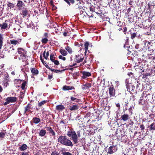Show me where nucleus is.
Segmentation results:
<instances>
[{"label": "nucleus", "mask_w": 155, "mask_h": 155, "mask_svg": "<svg viewBox=\"0 0 155 155\" xmlns=\"http://www.w3.org/2000/svg\"><path fill=\"white\" fill-rule=\"evenodd\" d=\"M59 153H58L57 151L55 150L51 152V155H59Z\"/></svg>", "instance_id": "obj_46"}, {"label": "nucleus", "mask_w": 155, "mask_h": 155, "mask_svg": "<svg viewBox=\"0 0 155 155\" xmlns=\"http://www.w3.org/2000/svg\"><path fill=\"white\" fill-rule=\"evenodd\" d=\"M78 106L77 105H70L69 109L71 111L74 110L78 109Z\"/></svg>", "instance_id": "obj_20"}, {"label": "nucleus", "mask_w": 155, "mask_h": 155, "mask_svg": "<svg viewBox=\"0 0 155 155\" xmlns=\"http://www.w3.org/2000/svg\"><path fill=\"white\" fill-rule=\"evenodd\" d=\"M127 28L126 27H124L123 29V31L124 32V34L126 35L127 33Z\"/></svg>", "instance_id": "obj_51"}, {"label": "nucleus", "mask_w": 155, "mask_h": 155, "mask_svg": "<svg viewBox=\"0 0 155 155\" xmlns=\"http://www.w3.org/2000/svg\"><path fill=\"white\" fill-rule=\"evenodd\" d=\"M128 38H127V39L126 40V42L125 44L124 45V47L125 48L127 45L128 44Z\"/></svg>", "instance_id": "obj_58"}, {"label": "nucleus", "mask_w": 155, "mask_h": 155, "mask_svg": "<svg viewBox=\"0 0 155 155\" xmlns=\"http://www.w3.org/2000/svg\"><path fill=\"white\" fill-rule=\"evenodd\" d=\"M91 86V84L90 83H86L85 84L82 85V88L83 90L88 89Z\"/></svg>", "instance_id": "obj_17"}, {"label": "nucleus", "mask_w": 155, "mask_h": 155, "mask_svg": "<svg viewBox=\"0 0 155 155\" xmlns=\"http://www.w3.org/2000/svg\"><path fill=\"white\" fill-rule=\"evenodd\" d=\"M122 24L120 21H118L117 22V24L116 25L114 26V28L115 29H117L118 27H119V26H122Z\"/></svg>", "instance_id": "obj_36"}, {"label": "nucleus", "mask_w": 155, "mask_h": 155, "mask_svg": "<svg viewBox=\"0 0 155 155\" xmlns=\"http://www.w3.org/2000/svg\"><path fill=\"white\" fill-rule=\"evenodd\" d=\"M27 84V82L26 81H23V83L22 84L21 86V89L22 90H24L25 89V86L26 84Z\"/></svg>", "instance_id": "obj_42"}, {"label": "nucleus", "mask_w": 155, "mask_h": 155, "mask_svg": "<svg viewBox=\"0 0 155 155\" xmlns=\"http://www.w3.org/2000/svg\"><path fill=\"white\" fill-rule=\"evenodd\" d=\"M62 154L63 155H73L71 153L68 152H62Z\"/></svg>", "instance_id": "obj_48"}, {"label": "nucleus", "mask_w": 155, "mask_h": 155, "mask_svg": "<svg viewBox=\"0 0 155 155\" xmlns=\"http://www.w3.org/2000/svg\"><path fill=\"white\" fill-rule=\"evenodd\" d=\"M84 58V56L82 54L76 55L74 61L75 62L79 63L83 61Z\"/></svg>", "instance_id": "obj_8"}, {"label": "nucleus", "mask_w": 155, "mask_h": 155, "mask_svg": "<svg viewBox=\"0 0 155 155\" xmlns=\"http://www.w3.org/2000/svg\"><path fill=\"white\" fill-rule=\"evenodd\" d=\"M134 124V122L132 120H130V122L127 125V127H128L130 126V127H132Z\"/></svg>", "instance_id": "obj_47"}, {"label": "nucleus", "mask_w": 155, "mask_h": 155, "mask_svg": "<svg viewBox=\"0 0 155 155\" xmlns=\"http://www.w3.org/2000/svg\"><path fill=\"white\" fill-rule=\"evenodd\" d=\"M152 41H147L146 40H145L143 41V43L144 44V46L143 48H142V50H143V49H147L148 48V47L150 46V43H152Z\"/></svg>", "instance_id": "obj_15"}, {"label": "nucleus", "mask_w": 155, "mask_h": 155, "mask_svg": "<svg viewBox=\"0 0 155 155\" xmlns=\"http://www.w3.org/2000/svg\"><path fill=\"white\" fill-rule=\"evenodd\" d=\"M21 39H17V40H11L10 41V43L14 45H18L20 44L21 42Z\"/></svg>", "instance_id": "obj_14"}, {"label": "nucleus", "mask_w": 155, "mask_h": 155, "mask_svg": "<svg viewBox=\"0 0 155 155\" xmlns=\"http://www.w3.org/2000/svg\"><path fill=\"white\" fill-rule=\"evenodd\" d=\"M24 97V95L23 94V92H21L20 95L19 96L20 98H23Z\"/></svg>", "instance_id": "obj_63"}, {"label": "nucleus", "mask_w": 155, "mask_h": 155, "mask_svg": "<svg viewBox=\"0 0 155 155\" xmlns=\"http://www.w3.org/2000/svg\"><path fill=\"white\" fill-rule=\"evenodd\" d=\"M68 123V121H66V120H61L59 122V124H64L65 125L67 123Z\"/></svg>", "instance_id": "obj_45"}, {"label": "nucleus", "mask_w": 155, "mask_h": 155, "mask_svg": "<svg viewBox=\"0 0 155 155\" xmlns=\"http://www.w3.org/2000/svg\"><path fill=\"white\" fill-rule=\"evenodd\" d=\"M149 45L150 46L148 47L147 49L149 51H150L151 52H152L155 49V48L153 45V44L152 42L150 43Z\"/></svg>", "instance_id": "obj_23"}, {"label": "nucleus", "mask_w": 155, "mask_h": 155, "mask_svg": "<svg viewBox=\"0 0 155 155\" xmlns=\"http://www.w3.org/2000/svg\"><path fill=\"white\" fill-rule=\"evenodd\" d=\"M80 132H81V131L80 130H79V131H77V136H77V140H78V138L81 137Z\"/></svg>", "instance_id": "obj_56"}, {"label": "nucleus", "mask_w": 155, "mask_h": 155, "mask_svg": "<svg viewBox=\"0 0 155 155\" xmlns=\"http://www.w3.org/2000/svg\"><path fill=\"white\" fill-rule=\"evenodd\" d=\"M17 98L15 97H7L5 100L6 101L3 104L4 105H7L10 103H14L16 101Z\"/></svg>", "instance_id": "obj_4"}, {"label": "nucleus", "mask_w": 155, "mask_h": 155, "mask_svg": "<svg viewBox=\"0 0 155 155\" xmlns=\"http://www.w3.org/2000/svg\"><path fill=\"white\" fill-rule=\"evenodd\" d=\"M55 58L54 57V54L53 53H51L50 56V60L53 62L55 60Z\"/></svg>", "instance_id": "obj_40"}, {"label": "nucleus", "mask_w": 155, "mask_h": 155, "mask_svg": "<svg viewBox=\"0 0 155 155\" xmlns=\"http://www.w3.org/2000/svg\"><path fill=\"white\" fill-rule=\"evenodd\" d=\"M46 134V131L45 130L41 129L39 132L38 134L39 136L41 137H43L45 136Z\"/></svg>", "instance_id": "obj_27"}, {"label": "nucleus", "mask_w": 155, "mask_h": 155, "mask_svg": "<svg viewBox=\"0 0 155 155\" xmlns=\"http://www.w3.org/2000/svg\"><path fill=\"white\" fill-rule=\"evenodd\" d=\"M49 132L52 135L54 136H55V133L54 130L52 129V130Z\"/></svg>", "instance_id": "obj_52"}, {"label": "nucleus", "mask_w": 155, "mask_h": 155, "mask_svg": "<svg viewBox=\"0 0 155 155\" xmlns=\"http://www.w3.org/2000/svg\"><path fill=\"white\" fill-rule=\"evenodd\" d=\"M126 87L127 91L130 92H134L135 87L133 85L130 84H126Z\"/></svg>", "instance_id": "obj_11"}, {"label": "nucleus", "mask_w": 155, "mask_h": 155, "mask_svg": "<svg viewBox=\"0 0 155 155\" xmlns=\"http://www.w3.org/2000/svg\"><path fill=\"white\" fill-rule=\"evenodd\" d=\"M21 155H29L28 152H22Z\"/></svg>", "instance_id": "obj_64"}, {"label": "nucleus", "mask_w": 155, "mask_h": 155, "mask_svg": "<svg viewBox=\"0 0 155 155\" xmlns=\"http://www.w3.org/2000/svg\"><path fill=\"white\" fill-rule=\"evenodd\" d=\"M3 40L4 38L2 34L0 33V50L2 46Z\"/></svg>", "instance_id": "obj_28"}, {"label": "nucleus", "mask_w": 155, "mask_h": 155, "mask_svg": "<svg viewBox=\"0 0 155 155\" xmlns=\"http://www.w3.org/2000/svg\"><path fill=\"white\" fill-rule=\"evenodd\" d=\"M17 8L18 10H21L23 9L25 6L24 3L21 0H18L16 5Z\"/></svg>", "instance_id": "obj_5"}, {"label": "nucleus", "mask_w": 155, "mask_h": 155, "mask_svg": "<svg viewBox=\"0 0 155 155\" xmlns=\"http://www.w3.org/2000/svg\"><path fill=\"white\" fill-rule=\"evenodd\" d=\"M67 135L68 137H71V139L72 140L74 144H76L78 143V136L75 131L70 130L67 132Z\"/></svg>", "instance_id": "obj_3"}, {"label": "nucleus", "mask_w": 155, "mask_h": 155, "mask_svg": "<svg viewBox=\"0 0 155 155\" xmlns=\"http://www.w3.org/2000/svg\"><path fill=\"white\" fill-rule=\"evenodd\" d=\"M45 128L47 130V131H49V132L52 130V128L51 127H46Z\"/></svg>", "instance_id": "obj_60"}, {"label": "nucleus", "mask_w": 155, "mask_h": 155, "mask_svg": "<svg viewBox=\"0 0 155 155\" xmlns=\"http://www.w3.org/2000/svg\"><path fill=\"white\" fill-rule=\"evenodd\" d=\"M9 81V75L7 74H5L4 78V81L3 82H8Z\"/></svg>", "instance_id": "obj_35"}, {"label": "nucleus", "mask_w": 155, "mask_h": 155, "mask_svg": "<svg viewBox=\"0 0 155 155\" xmlns=\"http://www.w3.org/2000/svg\"><path fill=\"white\" fill-rule=\"evenodd\" d=\"M97 9L98 10V11L97 12H96V11H95V13L98 15L100 16V17H102V15L101 14H102V12H101V11L100 10V8L99 7L97 6Z\"/></svg>", "instance_id": "obj_33"}, {"label": "nucleus", "mask_w": 155, "mask_h": 155, "mask_svg": "<svg viewBox=\"0 0 155 155\" xmlns=\"http://www.w3.org/2000/svg\"><path fill=\"white\" fill-rule=\"evenodd\" d=\"M58 58L59 59H62L63 61H65L66 59L65 57H63L61 55H60L58 56Z\"/></svg>", "instance_id": "obj_53"}, {"label": "nucleus", "mask_w": 155, "mask_h": 155, "mask_svg": "<svg viewBox=\"0 0 155 155\" xmlns=\"http://www.w3.org/2000/svg\"><path fill=\"white\" fill-rule=\"evenodd\" d=\"M8 26V24L5 23H3L2 24H0V27L2 30L7 28Z\"/></svg>", "instance_id": "obj_25"}, {"label": "nucleus", "mask_w": 155, "mask_h": 155, "mask_svg": "<svg viewBox=\"0 0 155 155\" xmlns=\"http://www.w3.org/2000/svg\"><path fill=\"white\" fill-rule=\"evenodd\" d=\"M46 50L45 49V51H44V52L43 53V57L44 58L46 59L47 60L48 59V56L49 55V53L48 51H47L46 52V54L45 55V53H46Z\"/></svg>", "instance_id": "obj_30"}, {"label": "nucleus", "mask_w": 155, "mask_h": 155, "mask_svg": "<svg viewBox=\"0 0 155 155\" xmlns=\"http://www.w3.org/2000/svg\"><path fill=\"white\" fill-rule=\"evenodd\" d=\"M46 68L49 69L51 71H54L55 69H52V68H50L48 65L46 66Z\"/></svg>", "instance_id": "obj_61"}, {"label": "nucleus", "mask_w": 155, "mask_h": 155, "mask_svg": "<svg viewBox=\"0 0 155 155\" xmlns=\"http://www.w3.org/2000/svg\"><path fill=\"white\" fill-rule=\"evenodd\" d=\"M81 73L83 74L82 77L83 79H85L86 78L91 76V73L85 71H81Z\"/></svg>", "instance_id": "obj_12"}, {"label": "nucleus", "mask_w": 155, "mask_h": 155, "mask_svg": "<svg viewBox=\"0 0 155 155\" xmlns=\"http://www.w3.org/2000/svg\"><path fill=\"white\" fill-rule=\"evenodd\" d=\"M150 128V130H155V124L154 123H152L150 126L148 127Z\"/></svg>", "instance_id": "obj_34"}, {"label": "nucleus", "mask_w": 155, "mask_h": 155, "mask_svg": "<svg viewBox=\"0 0 155 155\" xmlns=\"http://www.w3.org/2000/svg\"><path fill=\"white\" fill-rule=\"evenodd\" d=\"M4 48L5 51H8L9 47L8 45H5L4 46Z\"/></svg>", "instance_id": "obj_50"}, {"label": "nucleus", "mask_w": 155, "mask_h": 155, "mask_svg": "<svg viewBox=\"0 0 155 155\" xmlns=\"http://www.w3.org/2000/svg\"><path fill=\"white\" fill-rule=\"evenodd\" d=\"M75 88L73 86H69L64 85L62 88V89L64 91L69 90L72 89H75Z\"/></svg>", "instance_id": "obj_19"}, {"label": "nucleus", "mask_w": 155, "mask_h": 155, "mask_svg": "<svg viewBox=\"0 0 155 155\" xmlns=\"http://www.w3.org/2000/svg\"><path fill=\"white\" fill-rule=\"evenodd\" d=\"M64 109V106L62 104L57 105L56 107V109L58 111H62Z\"/></svg>", "instance_id": "obj_22"}, {"label": "nucleus", "mask_w": 155, "mask_h": 155, "mask_svg": "<svg viewBox=\"0 0 155 155\" xmlns=\"http://www.w3.org/2000/svg\"><path fill=\"white\" fill-rule=\"evenodd\" d=\"M27 146L26 144H23L21 147H19V149L21 151H24L27 149Z\"/></svg>", "instance_id": "obj_26"}, {"label": "nucleus", "mask_w": 155, "mask_h": 155, "mask_svg": "<svg viewBox=\"0 0 155 155\" xmlns=\"http://www.w3.org/2000/svg\"><path fill=\"white\" fill-rule=\"evenodd\" d=\"M69 5H71L70 3L73 4L74 3V0H64Z\"/></svg>", "instance_id": "obj_38"}, {"label": "nucleus", "mask_w": 155, "mask_h": 155, "mask_svg": "<svg viewBox=\"0 0 155 155\" xmlns=\"http://www.w3.org/2000/svg\"><path fill=\"white\" fill-rule=\"evenodd\" d=\"M48 33L47 32H45L44 34L43 37L41 40V42L42 44H47L48 41Z\"/></svg>", "instance_id": "obj_7"}, {"label": "nucleus", "mask_w": 155, "mask_h": 155, "mask_svg": "<svg viewBox=\"0 0 155 155\" xmlns=\"http://www.w3.org/2000/svg\"><path fill=\"white\" fill-rule=\"evenodd\" d=\"M85 58L86 59L84 62V63L89 62V63H91L92 59L91 56H90L88 58L86 57Z\"/></svg>", "instance_id": "obj_31"}, {"label": "nucleus", "mask_w": 155, "mask_h": 155, "mask_svg": "<svg viewBox=\"0 0 155 155\" xmlns=\"http://www.w3.org/2000/svg\"><path fill=\"white\" fill-rule=\"evenodd\" d=\"M124 132L122 130H119L116 131L115 135L119 140L121 139V138L124 136Z\"/></svg>", "instance_id": "obj_6"}, {"label": "nucleus", "mask_w": 155, "mask_h": 155, "mask_svg": "<svg viewBox=\"0 0 155 155\" xmlns=\"http://www.w3.org/2000/svg\"><path fill=\"white\" fill-rule=\"evenodd\" d=\"M58 141L61 144L67 146L72 147L74 145L71 141L65 135L60 136L58 139Z\"/></svg>", "instance_id": "obj_1"}, {"label": "nucleus", "mask_w": 155, "mask_h": 155, "mask_svg": "<svg viewBox=\"0 0 155 155\" xmlns=\"http://www.w3.org/2000/svg\"><path fill=\"white\" fill-rule=\"evenodd\" d=\"M84 50L85 51V53H86L88 50V47L89 46H91V47L92 46L91 44H90L89 42L87 41H85L84 44Z\"/></svg>", "instance_id": "obj_18"}, {"label": "nucleus", "mask_w": 155, "mask_h": 155, "mask_svg": "<svg viewBox=\"0 0 155 155\" xmlns=\"http://www.w3.org/2000/svg\"><path fill=\"white\" fill-rule=\"evenodd\" d=\"M109 94L110 97H114L115 95V90L113 85H110L108 88Z\"/></svg>", "instance_id": "obj_9"}, {"label": "nucleus", "mask_w": 155, "mask_h": 155, "mask_svg": "<svg viewBox=\"0 0 155 155\" xmlns=\"http://www.w3.org/2000/svg\"><path fill=\"white\" fill-rule=\"evenodd\" d=\"M117 150V148L116 146L114 145L111 146L108 149V153L111 154L115 152Z\"/></svg>", "instance_id": "obj_10"}, {"label": "nucleus", "mask_w": 155, "mask_h": 155, "mask_svg": "<svg viewBox=\"0 0 155 155\" xmlns=\"http://www.w3.org/2000/svg\"><path fill=\"white\" fill-rule=\"evenodd\" d=\"M7 5L8 7H9L11 9L14 8V5L13 3L9 2L8 1L7 2Z\"/></svg>", "instance_id": "obj_37"}, {"label": "nucleus", "mask_w": 155, "mask_h": 155, "mask_svg": "<svg viewBox=\"0 0 155 155\" xmlns=\"http://www.w3.org/2000/svg\"><path fill=\"white\" fill-rule=\"evenodd\" d=\"M59 51L60 53L63 56H66L68 54L67 52L64 49H61Z\"/></svg>", "instance_id": "obj_32"}, {"label": "nucleus", "mask_w": 155, "mask_h": 155, "mask_svg": "<svg viewBox=\"0 0 155 155\" xmlns=\"http://www.w3.org/2000/svg\"><path fill=\"white\" fill-rule=\"evenodd\" d=\"M21 10L22 12L21 14V15H23V16H26L28 15V10L27 8L25 7Z\"/></svg>", "instance_id": "obj_21"}, {"label": "nucleus", "mask_w": 155, "mask_h": 155, "mask_svg": "<svg viewBox=\"0 0 155 155\" xmlns=\"http://www.w3.org/2000/svg\"><path fill=\"white\" fill-rule=\"evenodd\" d=\"M31 106L32 105L30 103H28L25 108L24 113L25 114L27 112L31 113V111L30 109L31 108Z\"/></svg>", "instance_id": "obj_13"}, {"label": "nucleus", "mask_w": 155, "mask_h": 155, "mask_svg": "<svg viewBox=\"0 0 155 155\" xmlns=\"http://www.w3.org/2000/svg\"><path fill=\"white\" fill-rule=\"evenodd\" d=\"M137 32H134L133 33H131L130 34L131 38L132 39H133L137 36Z\"/></svg>", "instance_id": "obj_41"}, {"label": "nucleus", "mask_w": 155, "mask_h": 155, "mask_svg": "<svg viewBox=\"0 0 155 155\" xmlns=\"http://www.w3.org/2000/svg\"><path fill=\"white\" fill-rule=\"evenodd\" d=\"M18 54L17 56L19 60H22V61L26 60L27 57V51L22 48H18L17 49Z\"/></svg>", "instance_id": "obj_2"}, {"label": "nucleus", "mask_w": 155, "mask_h": 155, "mask_svg": "<svg viewBox=\"0 0 155 155\" xmlns=\"http://www.w3.org/2000/svg\"><path fill=\"white\" fill-rule=\"evenodd\" d=\"M65 49L70 54H71L72 52V50L71 48L69 46H67L65 48Z\"/></svg>", "instance_id": "obj_39"}, {"label": "nucleus", "mask_w": 155, "mask_h": 155, "mask_svg": "<svg viewBox=\"0 0 155 155\" xmlns=\"http://www.w3.org/2000/svg\"><path fill=\"white\" fill-rule=\"evenodd\" d=\"M140 128L142 130H143L144 129L145 127L143 124H142L140 125Z\"/></svg>", "instance_id": "obj_62"}, {"label": "nucleus", "mask_w": 155, "mask_h": 155, "mask_svg": "<svg viewBox=\"0 0 155 155\" xmlns=\"http://www.w3.org/2000/svg\"><path fill=\"white\" fill-rule=\"evenodd\" d=\"M129 115L127 114H124L121 117V118L124 121H126L128 119Z\"/></svg>", "instance_id": "obj_24"}, {"label": "nucleus", "mask_w": 155, "mask_h": 155, "mask_svg": "<svg viewBox=\"0 0 155 155\" xmlns=\"http://www.w3.org/2000/svg\"><path fill=\"white\" fill-rule=\"evenodd\" d=\"M5 134L3 132H0V138H3L5 136Z\"/></svg>", "instance_id": "obj_54"}, {"label": "nucleus", "mask_w": 155, "mask_h": 155, "mask_svg": "<svg viewBox=\"0 0 155 155\" xmlns=\"http://www.w3.org/2000/svg\"><path fill=\"white\" fill-rule=\"evenodd\" d=\"M31 72L33 76L37 75L39 73L38 70L35 68H30Z\"/></svg>", "instance_id": "obj_16"}, {"label": "nucleus", "mask_w": 155, "mask_h": 155, "mask_svg": "<svg viewBox=\"0 0 155 155\" xmlns=\"http://www.w3.org/2000/svg\"><path fill=\"white\" fill-rule=\"evenodd\" d=\"M33 122L35 124H37L39 123L41 121L40 119L36 117H33Z\"/></svg>", "instance_id": "obj_29"}, {"label": "nucleus", "mask_w": 155, "mask_h": 155, "mask_svg": "<svg viewBox=\"0 0 155 155\" xmlns=\"http://www.w3.org/2000/svg\"><path fill=\"white\" fill-rule=\"evenodd\" d=\"M71 100L72 101H74L76 102H78L80 100V99H77L74 97L71 96L70 98Z\"/></svg>", "instance_id": "obj_43"}, {"label": "nucleus", "mask_w": 155, "mask_h": 155, "mask_svg": "<svg viewBox=\"0 0 155 155\" xmlns=\"http://www.w3.org/2000/svg\"><path fill=\"white\" fill-rule=\"evenodd\" d=\"M46 101L44 100L39 102L38 104V106L39 107L41 106L42 105L45 104L46 103Z\"/></svg>", "instance_id": "obj_44"}, {"label": "nucleus", "mask_w": 155, "mask_h": 155, "mask_svg": "<svg viewBox=\"0 0 155 155\" xmlns=\"http://www.w3.org/2000/svg\"><path fill=\"white\" fill-rule=\"evenodd\" d=\"M127 75L129 76L130 77L132 78H134V74L132 72H129L127 73Z\"/></svg>", "instance_id": "obj_49"}, {"label": "nucleus", "mask_w": 155, "mask_h": 155, "mask_svg": "<svg viewBox=\"0 0 155 155\" xmlns=\"http://www.w3.org/2000/svg\"><path fill=\"white\" fill-rule=\"evenodd\" d=\"M3 84L4 86L7 87L8 84V82H3Z\"/></svg>", "instance_id": "obj_59"}, {"label": "nucleus", "mask_w": 155, "mask_h": 155, "mask_svg": "<svg viewBox=\"0 0 155 155\" xmlns=\"http://www.w3.org/2000/svg\"><path fill=\"white\" fill-rule=\"evenodd\" d=\"M53 62H54V64L55 65H58L59 64V61L57 60H55Z\"/></svg>", "instance_id": "obj_55"}, {"label": "nucleus", "mask_w": 155, "mask_h": 155, "mask_svg": "<svg viewBox=\"0 0 155 155\" xmlns=\"http://www.w3.org/2000/svg\"><path fill=\"white\" fill-rule=\"evenodd\" d=\"M117 30V31H120L121 30H122V26H119V27H118L117 29H115Z\"/></svg>", "instance_id": "obj_57"}]
</instances>
